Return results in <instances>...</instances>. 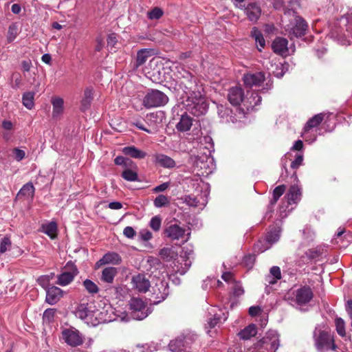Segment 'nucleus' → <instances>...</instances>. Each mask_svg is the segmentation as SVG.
<instances>
[{"label":"nucleus","instance_id":"obj_4","mask_svg":"<svg viewBox=\"0 0 352 352\" xmlns=\"http://www.w3.org/2000/svg\"><path fill=\"white\" fill-rule=\"evenodd\" d=\"M245 85L250 88H255L254 92L266 93L272 88V80L270 74L266 77L263 72H249L243 78ZM253 91V89L252 90Z\"/></svg>","mask_w":352,"mask_h":352},{"label":"nucleus","instance_id":"obj_57","mask_svg":"<svg viewBox=\"0 0 352 352\" xmlns=\"http://www.w3.org/2000/svg\"><path fill=\"white\" fill-rule=\"evenodd\" d=\"M344 232L345 231L344 228H339L338 232L334 235V237L332 239V243H333L334 244H338L340 241L342 240L343 238L346 237V234L342 237V235ZM347 236L352 239V235L350 233H349Z\"/></svg>","mask_w":352,"mask_h":352},{"label":"nucleus","instance_id":"obj_61","mask_svg":"<svg viewBox=\"0 0 352 352\" xmlns=\"http://www.w3.org/2000/svg\"><path fill=\"white\" fill-rule=\"evenodd\" d=\"M269 275L274 276L275 278L280 280L282 277L281 271L279 267L273 266L270 269Z\"/></svg>","mask_w":352,"mask_h":352},{"label":"nucleus","instance_id":"obj_12","mask_svg":"<svg viewBox=\"0 0 352 352\" xmlns=\"http://www.w3.org/2000/svg\"><path fill=\"white\" fill-rule=\"evenodd\" d=\"M129 306L131 316L134 320H142L151 314V310L146 307L144 302L139 298H131Z\"/></svg>","mask_w":352,"mask_h":352},{"label":"nucleus","instance_id":"obj_47","mask_svg":"<svg viewBox=\"0 0 352 352\" xmlns=\"http://www.w3.org/2000/svg\"><path fill=\"white\" fill-rule=\"evenodd\" d=\"M184 341L182 338L171 340L168 344L170 350L173 352H180L184 348Z\"/></svg>","mask_w":352,"mask_h":352},{"label":"nucleus","instance_id":"obj_30","mask_svg":"<svg viewBox=\"0 0 352 352\" xmlns=\"http://www.w3.org/2000/svg\"><path fill=\"white\" fill-rule=\"evenodd\" d=\"M118 272L117 268L114 267H107L102 271L100 280L107 283H112Z\"/></svg>","mask_w":352,"mask_h":352},{"label":"nucleus","instance_id":"obj_22","mask_svg":"<svg viewBox=\"0 0 352 352\" xmlns=\"http://www.w3.org/2000/svg\"><path fill=\"white\" fill-rule=\"evenodd\" d=\"M113 320L110 316H108L107 311L104 309H96L91 312L89 325L95 327L101 323H107Z\"/></svg>","mask_w":352,"mask_h":352},{"label":"nucleus","instance_id":"obj_9","mask_svg":"<svg viewBox=\"0 0 352 352\" xmlns=\"http://www.w3.org/2000/svg\"><path fill=\"white\" fill-rule=\"evenodd\" d=\"M168 101V96L162 91L151 89L144 97L142 104L146 109H151L164 106Z\"/></svg>","mask_w":352,"mask_h":352},{"label":"nucleus","instance_id":"obj_1","mask_svg":"<svg viewBox=\"0 0 352 352\" xmlns=\"http://www.w3.org/2000/svg\"><path fill=\"white\" fill-rule=\"evenodd\" d=\"M174 76L179 88L186 94L183 104L186 111L195 116L204 115L208 111V104L202 94L204 89L197 85L196 78L182 66L176 67Z\"/></svg>","mask_w":352,"mask_h":352},{"label":"nucleus","instance_id":"obj_41","mask_svg":"<svg viewBox=\"0 0 352 352\" xmlns=\"http://www.w3.org/2000/svg\"><path fill=\"white\" fill-rule=\"evenodd\" d=\"M251 35L254 38L255 42L257 44L258 50L261 52L262 49L265 45V41L262 33L256 28L254 27L252 28Z\"/></svg>","mask_w":352,"mask_h":352},{"label":"nucleus","instance_id":"obj_10","mask_svg":"<svg viewBox=\"0 0 352 352\" xmlns=\"http://www.w3.org/2000/svg\"><path fill=\"white\" fill-rule=\"evenodd\" d=\"M194 166L200 171L199 175H208L213 171L215 164L210 155L201 154L195 157Z\"/></svg>","mask_w":352,"mask_h":352},{"label":"nucleus","instance_id":"obj_6","mask_svg":"<svg viewBox=\"0 0 352 352\" xmlns=\"http://www.w3.org/2000/svg\"><path fill=\"white\" fill-rule=\"evenodd\" d=\"M280 346L279 335L275 330L268 331L247 352H276Z\"/></svg>","mask_w":352,"mask_h":352},{"label":"nucleus","instance_id":"obj_18","mask_svg":"<svg viewBox=\"0 0 352 352\" xmlns=\"http://www.w3.org/2000/svg\"><path fill=\"white\" fill-rule=\"evenodd\" d=\"M281 228L280 226L276 224V226L270 228L267 232L264 239V244L263 247L259 248L258 251L263 252L271 248V246L276 243L280 236Z\"/></svg>","mask_w":352,"mask_h":352},{"label":"nucleus","instance_id":"obj_59","mask_svg":"<svg viewBox=\"0 0 352 352\" xmlns=\"http://www.w3.org/2000/svg\"><path fill=\"white\" fill-rule=\"evenodd\" d=\"M11 245V241L8 237H4L0 243V253L6 252L8 248Z\"/></svg>","mask_w":352,"mask_h":352},{"label":"nucleus","instance_id":"obj_60","mask_svg":"<svg viewBox=\"0 0 352 352\" xmlns=\"http://www.w3.org/2000/svg\"><path fill=\"white\" fill-rule=\"evenodd\" d=\"M303 162V156L302 154H297L295 157V160L291 163V168L293 169L298 168L302 165Z\"/></svg>","mask_w":352,"mask_h":352},{"label":"nucleus","instance_id":"obj_21","mask_svg":"<svg viewBox=\"0 0 352 352\" xmlns=\"http://www.w3.org/2000/svg\"><path fill=\"white\" fill-rule=\"evenodd\" d=\"M122 263V257L115 252H108L96 263V268L104 265H117Z\"/></svg>","mask_w":352,"mask_h":352},{"label":"nucleus","instance_id":"obj_64","mask_svg":"<svg viewBox=\"0 0 352 352\" xmlns=\"http://www.w3.org/2000/svg\"><path fill=\"white\" fill-rule=\"evenodd\" d=\"M140 236L143 241H148L152 239L153 234L148 230L142 229L140 232Z\"/></svg>","mask_w":352,"mask_h":352},{"label":"nucleus","instance_id":"obj_62","mask_svg":"<svg viewBox=\"0 0 352 352\" xmlns=\"http://www.w3.org/2000/svg\"><path fill=\"white\" fill-rule=\"evenodd\" d=\"M232 290L234 295L236 296H240L244 294V289L239 283H234Z\"/></svg>","mask_w":352,"mask_h":352},{"label":"nucleus","instance_id":"obj_17","mask_svg":"<svg viewBox=\"0 0 352 352\" xmlns=\"http://www.w3.org/2000/svg\"><path fill=\"white\" fill-rule=\"evenodd\" d=\"M208 191L206 190L200 195H190L185 196L184 201L189 206L197 208L199 210H202L208 203Z\"/></svg>","mask_w":352,"mask_h":352},{"label":"nucleus","instance_id":"obj_52","mask_svg":"<svg viewBox=\"0 0 352 352\" xmlns=\"http://www.w3.org/2000/svg\"><path fill=\"white\" fill-rule=\"evenodd\" d=\"M163 14L164 12L161 8L155 7L147 12V16L151 20H157L160 19Z\"/></svg>","mask_w":352,"mask_h":352},{"label":"nucleus","instance_id":"obj_38","mask_svg":"<svg viewBox=\"0 0 352 352\" xmlns=\"http://www.w3.org/2000/svg\"><path fill=\"white\" fill-rule=\"evenodd\" d=\"M151 56V50L148 49H142L138 52L137 58L135 63L136 68L142 65L147 59Z\"/></svg>","mask_w":352,"mask_h":352},{"label":"nucleus","instance_id":"obj_27","mask_svg":"<svg viewBox=\"0 0 352 352\" xmlns=\"http://www.w3.org/2000/svg\"><path fill=\"white\" fill-rule=\"evenodd\" d=\"M218 114L219 118H221V122L223 123H234L236 119L234 116H233L232 110L224 105H219L217 107Z\"/></svg>","mask_w":352,"mask_h":352},{"label":"nucleus","instance_id":"obj_51","mask_svg":"<svg viewBox=\"0 0 352 352\" xmlns=\"http://www.w3.org/2000/svg\"><path fill=\"white\" fill-rule=\"evenodd\" d=\"M138 349L140 352H153L157 349V344L152 342L143 344L137 345Z\"/></svg>","mask_w":352,"mask_h":352},{"label":"nucleus","instance_id":"obj_33","mask_svg":"<svg viewBox=\"0 0 352 352\" xmlns=\"http://www.w3.org/2000/svg\"><path fill=\"white\" fill-rule=\"evenodd\" d=\"M94 89L91 87H86L84 90L83 96L81 100V109L83 111L87 109L94 98Z\"/></svg>","mask_w":352,"mask_h":352},{"label":"nucleus","instance_id":"obj_48","mask_svg":"<svg viewBox=\"0 0 352 352\" xmlns=\"http://www.w3.org/2000/svg\"><path fill=\"white\" fill-rule=\"evenodd\" d=\"M114 162L116 165L123 166L126 167H133L136 168L135 164L128 158H125L122 156H118L115 158Z\"/></svg>","mask_w":352,"mask_h":352},{"label":"nucleus","instance_id":"obj_13","mask_svg":"<svg viewBox=\"0 0 352 352\" xmlns=\"http://www.w3.org/2000/svg\"><path fill=\"white\" fill-rule=\"evenodd\" d=\"M151 300L153 304L163 301L168 294V285L166 280L157 278L154 285H151Z\"/></svg>","mask_w":352,"mask_h":352},{"label":"nucleus","instance_id":"obj_11","mask_svg":"<svg viewBox=\"0 0 352 352\" xmlns=\"http://www.w3.org/2000/svg\"><path fill=\"white\" fill-rule=\"evenodd\" d=\"M314 294L309 286H302L294 291L289 297L292 305H304L310 302Z\"/></svg>","mask_w":352,"mask_h":352},{"label":"nucleus","instance_id":"obj_15","mask_svg":"<svg viewBox=\"0 0 352 352\" xmlns=\"http://www.w3.org/2000/svg\"><path fill=\"white\" fill-rule=\"evenodd\" d=\"M188 230L189 229L186 230L179 225L172 224L165 229L164 232L166 236L173 241L182 239L184 242H186L189 239L190 235V232Z\"/></svg>","mask_w":352,"mask_h":352},{"label":"nucleus","instance_id":"obj_36","mask_svg":"<svg viewBox=\"0 0 352 352\" xmlns=\"http://www.w3.org/2000/svg\"><path fill=\"white\" fill-rule=\"evenodd\" d=\"M324 113H318L315 115L314 116L308 120L304 128L309 130L312 129L318 131L317 127L322 122V120H324Z\"/></svg>","mask_w":352,"mask_h":352},{"label":"nucleus","instance_id":"obj_25","mask_svg":"<svg viewBox=\"0 0 352 352\" xmlns=\"http://www.w3.org/2000/svg\"><path fill=\"white\" fill-rule=\"evenodd\" d=\"M327 247L326 246H318L315 249H310L305 252V261L315 259L320 260L323 256H326Z\"/></svg>","mask_w":352,"mask_h":352},{"label":"nucleus","instance_id":"obj_2","mask_svg":"<svg viewBox=\"0 0 352 352\" xmlns=\"http://www.w3.org/2000/svg\"><path fill=\"white\" fill-rule=\"evenodd\" d=\"M314 345L318 352L336 351L338 346L329 328L323 324H318L313 331Z\"/></svg>","mask_w":352,"mask_h":352},{"label":"nucleus","instance_id":"obj_42","mask_svg":"<svg viewBox=\"0 0 352 352\" xmlns=\"http://www.w3.org/2000/svg\"><path fill=\"white\" fill-rule=\"evenodd\" d=\"M42 232L48 235L51 239L56 236L57 226L54 222H50L42 226Z\"/></svg>","mask_w":352,"mask_h":352},{"label":"nucleus","instance_id":"obj_32","mask_svg":"<svg viewBox=\"0 0 352 352\" xmlns=\"http://www.w3.org/2000/svg\"><path fill=\"white\" fill-rule=\"evenodd\" d=\"M285 190V185H280L275 188V189L273 191L272 199L270 201V205L267 208L266 217L268 215L269 213L272 212V208L276 204L280 197L284 193Z\"/></svg>","mask_w":352,"mask_h":352},{"label":"nucleus","instance_id":"obj_20","mask_svg":"<svg viewBox=\"0 0 352 352\" xmlns=\"http://www.w3.org/2000/svg\"><path fill=\"white\" fill-rule=\"evenodd\" d=\"M273 51L282 56H287L290 54V51L293 53L294 49L288 47V41L282 37L276 38L272 44Z\"/></svg>","mask_w":352,"mask_h":352},{"label":"nucleus","instance_id":"obj_43","mask_svg":"<svg viewBox=\"0 0 352 352\" xmlns=\"http://www.w3.org/2000/svg\"><path fill=\"white\" fill-rule=\"evenodd\" d=\"M36 91H31L23 94V107L32 109L34 107V95Z\"/></svg>","mask_w":352,"mask_h":352},{"label":"nucleus","instance_id":"obj_28","mask_svg":"<svg viewBox=\"0 0 352 352\" xmlns=\"http://www.w3.org/2000/svg\"><path fill=\"white\" fill-rule=\"evenodd\" d=\"M243 9L249 20L252 22H256L261 16V8L255 3H249Z\"/></svg>","mask_w":352,"mask_h":352},{"label":"nucleus","instance_id":"obj_26","mask_svg":"<svg viewBox=\"0 0 352 352\" xmlns=\"http://www.w3.org/2000/svg\"><path fill=\"white\" fill-rule=\"evenodd\" d=\"M212 312L214 313L213 318H210L208 321V324L212 328L223 323L228 318L227 314L222 309L214 308L212 310Z\"/></svg>","mask_w":352,"mask_h":352},{"label":"nucleus","instance_id":"obj_3","mask_svg":"<svg viewBox=\"0 0 352 352\" xmlns=\"http://www.w3.org/2000/svg\"><path fill=\"white\" fill-rule=\"evenodd\" d=\"M228 98L229 102L234 106H238L241 102L248 110L252 109L261 104V96L254 91H247L246 96H244L243 89L239 87L230 89Z\"/></svg>","mask_w":352,"mask_h":352},{"label":"nucleus","instance_id":"obj_46","mask_svg":"<svg viewBox=\"0 0 352 352\" xmlns=\"http://www.w3.org/2000/svg\"><path fill=\"white\" fill-rule=\"evenodd\" d=\"M20 32L19 29V24L17 23H12L8 28L7 40L8 43H12Z\"/></svg>","mask_w":352,"mask_h":352},{"label":"nucleus","instance_id":"obj_19","mask_svg":"<svg viewBox=\"0 0 352 352\" xmlns=\"http://www.w3.org/2000/svg\"><path fill=\"white\" fill-rule=\"evenodd\" d=\"M133 288L138 292L146 293L151 287V281L145 274H138L131 278Z\"/></svg>","mask_w":352,"mask_h":352},{"label":"nucleus","instance_id":"obj_40","mask_svg":"<svg viewBox=\"0 0 352 352\" xmlns=\"http://www.w3.org/2000/svg\"><path fill=\"white\" fill-rule=\"evenodd\" d=\"M137 167H126L122 173V177L129 182H136L138 180Z\"/></svg>","mask_w":352,"mask_h":352},{"label":"nucleus","instance_id":"obj_39","mask_svg":"<svg viewBox=\"0 0 352 352\" xmlns=\"http://www.w3.org/2000/svg\"><path fill=\"white\" fill-rule=\"evenodd\" d=\"M257 333V329L255 324H250L239 333L241 339L248 340Z\"/></svg>","mask_w":352,"mask_h":352},{"label":"nucleus","instance_id":"obj_34","mask_svg":"<svg viewBox=\"0 0 352 352\" xmlns=\"http://www.w3.org/2000/svg\"><path fill=\"white\" fill-rule=\"evenodd\" d=\"M192 124V118L187 114H184L181 116L179 122L176 125V128L179 131L186 132L190 129Z\"/></svg>","mask_w":352,"mask_h":352},{"label":"nucleus","instance_id":"obj_55","mask_svg":"<svg viewBox=\"0 0 352 352\" xmlns=\"http://www.w3.org/2000/svg\"><path fill=\"white\" fill-rule=\"evenodd\" d=\"M162 224V219L160 216H155L151 218L149 226L155 232L160 230Z\"/></svg>","mask_w":352,"mask_h":352},{"label":"nucleus","instance_id":"obj_16","mask_svg":"<svg viewBox=\"0 0 352 352\" xmlns=\"http://www.w3.org/2000/svg\"><path fill=\"white\" fill-rule=\"evenodd\" d=\"M285 197L287 199V205L296 204L298 201H300L301 197V192L300 188L296 185L292 186L288 192L287 193ZM287 207L288 206H286L285 207L284 206H281L280 207L279 217L280 218H285L287 216Z\"/></svg>","mask_w":352,"mask_h":352},{"label":"nucleus","instance_id":"obj_31","mask_svg":"<svg viewBox=\"0 0 352 352\" xmlns=\"http://www.w3.org/2000/svg\"><path fill=\"white\" fill-rule=\"evenodd\" d=\"M122 153L125 155H128L135 159H143L146 156V153L136 148L134 146H125L122 148Z\"/></svg>","mask_w":352,"mask_h":352},{"label":"nucleus","instance_id":"obj_53","mask_svg":"<svg viewBox=\"0 0 352 352\" xmlns=\"http://www.w3.org/2000/svg\"><path fill=\"white\" fill-rule=\"evenodd\" d=\"M169 203L168 198L164 195H158L153 201L154 206L156 208H162L166 205H168Z\"/></svg>","mask_w":352,"mask_h":352},{"label":"nucleus","instance_id":"obj_63","mask_svg":"<svg viewBox=\"0 0 352 352\" xmlns=\"http://www.w3.org/2000/svg\"><path fill=\"white\" fill-rule=\"evenodd\" d=\"M255 261V256L252 254H248L244 256L243 258V263L249 268L252 267Z\"/></svg>","mask_w":352,"mask_h":352},{"label":"nucleus","instance_id":"obj_5","mask_svg":"<svg viewBox=\"0 0 352 352\" xmlns=\"http://www.w3.org/2000/svg\"><path fill=\"white\" fill-rule=\"evenodd\" d=\"M289 23L285 24V29L290 35L295 37H300L305 34L307 24L305 21L300 16H297L293 10L285 11L283 23Z\"/></svg>","mask_w":352,"mask_h":352},{"label":"nucleus","instance_id":"obj_58","mask_svg":"<svg viewBox=\"0 0 352 352\" xmlns=\"http://www.w3.org/2000/svg\"><path fill=\"white\" fill-rule=\"evenodd\" d=\"M336 331L338 335H340L342 337H344L345 336V328H344V320L340 318H336Z\"/></svg>","mask_w":352,"mask_h":352},{"label":"nucleus","instance_id":"obj_50","mask_svg":"<svg viewBox=\"0 0 352 352\" xmlns=\"http://www.w3.org/2000/svg\"><path fill=\"white\" fill-rule=\"evenodd\" d=\"M160 255L163 259L170 261L176 254L172 248H164L160 251Z\"/></svg>","mask_w":352,"mask_h":352},{"label":"nucleus","instance_id":"obj_29","mask_svg":"<svg viewBox=\"0 0 352 352\" xmlns=\"http://www.w3.org/2000/svg\"><path fill=\"white\" fill-rule=\"evenodd\" d=\"M91 312L92 311L89 310L88 305L82 303L77 307L75 314L76 317L84 320L87 324L89 325L90 322H89V320H91Z\"/></svg>","mask_w":352,"mask_h":352},{"label":"nucleus","instance_id":"obj_23","mask_svg":"<svg viewBox=\"0 0 352 352\" xmlns=\"http://www.w3.org/2000/svg\"><path fill=\"white\" fill-rule=\"evenodd\" d=\"M153 158L155 164L163 168H173L176 166L175 160L166 155L155 153L153 155Z\"/></svg>","mask_w":352,"mask_h":352},{"label":"nucleus","instance_id":"obj_35","mask_svg":"<svg viewBox=\"0 0 352 352\" xmlns=\"http://www.w3.org/2000/svg\"><path fill=\"white\" fill-rule=\"evenodd\" d=\"M316 237L315 232L310 227L306 226L302 230V239L301 245L303 246L309 245Z\"/></svg>","mask_w":352,"mask_h":352},{"label":"nucleus","instance_id":"obj_45","mask_svg":"<svg viewBox=\"0 0 352 352\" xmlns=\"http://www.w3.org/2000/svg\"><path fill=\"white\" fill-rule=\"evenodd\" d=\"M302 137L303 138L305 142H308L309 144H311L316 140L317 131L312 129L309 130L303 128Z\"/></svg>","mask_w":352,"mask_h":352},{"label":"nucleus","instance_id":"obj_49","mask_svg":"<svg viewBox=\"0 0 352 352\" xmlns=\"http://www.w3.org/2000/svg\"><path fill=\"white\" fill-rule=\"evenodd\" d=\"M83 286L85 289L91 294H95L98 292V287L97 285L89 279H86L83 281Z\"/></svg>","mask_w":352,"mask_h":352},{"label":"nucleus","instance_id":"obj_24","mask_svg":"<svg viewBox=\"0 0 352 352\" xmlns=\"http://www.w3.org/2000/svg\"><path fill=\"white\" fill-rule=\"evenodd\" d=\"M63 296V291L58 287L52 286L46 289V302L50 305L58 302Z\"/></svg>","mask_w":352,"mask_h":352},{"label":"nucleus","instance_id":"obj_54","mask_svg":"<svg viewBox=\"0 0 352 352\" xmlns=\"http://www.w3.org/2000/svg\"><path fill=\"white\" fill-rule=\"evenodd\" d=\"M34 195V187L32 183H28L23 185V197L26 196L28 199H32Z\"/></svg>","mask_w":352,"mask_h":352},{"label":"nucleus","instance_id":"obj_8","mask_svg":"<svg viewBox=\"0 0 352 352\" xmlns=\"http://www.w3.org/2000/svg\"><path fill=\"white\" fill-rule=\"evenodd\" d=\"M61 339L71 348L82 346L85 341V335L74 327L64 328L61 331Z\"/></svg>","mask_w":352,"mask_h":352},{"label":"nucleus","instance_id":"obj_37","mask_svg":"<svg viewBox=\"0 0 352 352\" xmlns=\"http://www.w3.org/2000/svg\"><path fill=\"white\" fill-rule=\"evenodd\" d=\"M52 104L53 106L52 117L57 118L63 112L64 101L61 98H54L52 100Z\"/></svg>","mask_w":352,"mask_h":352},{"label":"nucleus","instance_id":"obj_44","mask_svg":"<svg viewBox=\"0 0 352 352\" xmlns=\"http://www.w3.org/2000/svg\"><path fill=\"white\" fill-rule=\"evenodd\" d=\"M35 69H31V63L29 61H23V76L30 78V83L32 84L35 80Z\"/></svg>","mask_w":352,"mask_h":352},{"label":"nucleus","instance_id":"obj_14","mask_svg":"<svg viewBox=\"0 0 352 352\" xmlns=\"http://www.w3.org/2000/svg\"><path fill=\"white\" fill-rule=\"evenodd\" d=\"M78 274L76 266L72 262L66 263L63 272L57 276L56 283L60 286H66L70 284Z\"/></svg>","mask_w":352,"mask_h":352},{"label":"nucleus","instance_id":"obj_7","mask_svg":"<svg viewBox=\"0 0 352 352\" xmlns=\"http://www.w3.org/2000/svg\"><path fill=\"white\" fill-rule=\"evenodd\" d=\"M193 248L190 245H186L182 248L180 256L177 260L173 261L174 266L173 271L175 274L184 275L188 270L194 258Z\"/></svg>","mask_w":352,"mask_h":352},{"label":"nucleus","instance_id":"obj_56","mask_svg":"<svg viewBox=\"0 0 352 352\" xmlns=\"http://www.w3.org/2000/svg\"><path fill=\"white\" fill-rule=\"evenodd\" d=\"M56 313L55 309H47L43 315V320L45 323L51 322L54 318V315Z\"/></svg>","mask_w":352,"mask_h":352}]
</instances>
